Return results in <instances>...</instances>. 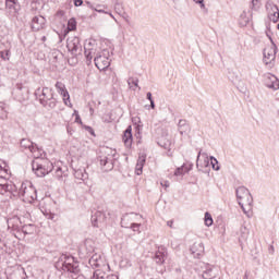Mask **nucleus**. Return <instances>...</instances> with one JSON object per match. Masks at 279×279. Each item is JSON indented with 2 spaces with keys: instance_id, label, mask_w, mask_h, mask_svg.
Returning <instances> with one entry per match:
<instances>
[{
  "instance_id": "f257e3e1",
  "label": "nucleus",
  "mask_w": 279,
  "mask_h": 279,
  "mask_svg": "<svg viewBox=\"0 0 279 279\" xmlns=\"http://www.w3.org/2000/svg\"><path fill=\"white\" fill-rule=\"evenodd\" d=\"M54 268L68 274L72 279H85L80 269V260L71 254H61L54 263Z\"/></svg>"
},
{
  "instance_id": "f03ea898",
  "label": "nucleus",
  "mask_w": 279,
  "mask_h": 279,
  "mask_svg": "<svg viewBox=\"0 0 279 279\" xmlns=\"http://www.w3.org/2000/svg\"><path fill=\"white\" fill-rule=\"evenodd\" d=\"M35 97L46 110H53L58 106V99H56L51 87H38L35 90Z\"/></svg>"
},
{
  "instance_id": "7ed1b4c3",
  "label": "nucleus",
  "mask_w": 279,
  "mask_h": 279,
  "mask_svg": "<svg viewBox=\"0 0 279 279\" xmlns=\"http://www.w3.org/2000/svg\"><path fill=\"white\" fill-rule=\"evenodd\" d=\"M236 199L239 202V206H241L243 213L247 215L250 210H252V204H254V198L252 197V193L245 186H239L235 190Z\"/></svg>"
},
{
  "instance_id": "20e7f679",
  "label": "nucleus",
  "mask_w": 279,
  "mask_h": 279,
  "mask_svg": "<svg viewBox=\"0 0 279 279\" xmlns=\"http://www.w3.org/2000/svg\"><path fill=\"white\" fill-rule=\"evenodd\" d=\"M19 197L24 201L26 204H32L38 199V193L34 184L31 181H25L22 183L19 192Z\"/></svg>"
},
{
  "instance_id": "39448f33",
  "label": "nucleus",
  "mask_w": 279,
  "mask_h": 279,
  "mask_svg": "<svg viewBox=\"0 0 279 279\" xmlns=\"http://www.w3.org/2000/svg\"><path fill=\"white\" fill-rule=\"evenodd\" d=\"M40 154L38 157H35L36 160L33 161V171L37 175V178H45L48 175V173H51L53 171V163L49 161L48 159H41Z\"/></svg>"
},
{
  "instance_id": "423d86ee",
  "label": "nucleus",
  "mask_w": 279,
  "mask_h": 279,
  "mask_svg": "<svg viewBox=\"0 0 279 279\" xmlns=\"http://www.w3.org/2000/svg\"><path fill=\"white\" fill-rule=\"evenodd\" d=\"M114 156H117V150L112 148H104L102 155L98 157L100 169L104 171H112L114 169Z\"/></svg>"
},
{
  "instance_id": "0eeeda50",
  "label": "nucleus",
  "mask_w": 279,
  "mask_h": 279,
  "mask_svg": "<svg viewBox=\"0 0 279 279\" xmlns=\"http://www.w3.org/2000/svg\"><path fill=\"white\" fill-rule=\"evenodd\" d=\"M196 271L202 276L204 279H214L217 278V268L210 264H206L204 262H198L196 264Z\"/></svg>"
},
{
  "instance_id": "6e6552de",
  "label": "nucleus",
  "mask_w": 279,
  "mask_h": 279,
  "mask_svg": "<svg viewBox=\"0 0 279 279\" xmlns=\"http://www.w3.org/2000/svg\"><path fill=\"white\" fill-rule=\"evenodd\" d=\"M7 175L8 171L3 170L0 172V195H5V193L14 195L16 186L8 182Z\"/></svg>"
},
{
  "instance_id": "1a4fd4ad",
  "label": "nucleus",
  "mask_w": 279,
  "mask_h": 279,
  "mask_svg": "<svg viewBox=\"0 0 279 279\" xmlns=\"http://www.w3.org/2000/svg\"><path fill=\"white\" fill-rule=\"evenodd\" d=\"M20 146L24 151H31V154H34L35 157L38 158V155L43 156L45 151L39 148L35 143L31 142L29 138H23L20 142Z\"/></svg>"
},
{
  "instance_id": "9d476101",
  "label": "nucleus",
  "mask_w": 279,
  "mask_h": 279,
  "mask_svg": "<svg viewBox=\"0 0 279 279\" xmlns=\"http://www.w3.org/2000/svg\"><path fill=\"white\" fill-rule=\"evenodd\" d=\"M95 252V242L90 239L85 240L78 247V256L81 258H88Z\"/></svg>"
},
{
  "instance_id": "9b49d317",
  "label": "nucleus",
  "mask_w": 279,
  "mask_h": 279,
  "mask_svg": "<svg viewBox=\"0 0 279 279\" xmlns=\"http://www.w3.org/2000/svg\"><path fill=\"white\" fill-rule=\"evenodd\" d=\"M66 47L74 58L82 54V43L80 41V37L69 38L66 41Z\"/></svg>"
},
{
  "instance_id": "f8f14e48",
  "label": "nucleus",
  "mask_w": 279,
  "mask_h": 279,
  "mask_svg": "<svg viewBox=\"0 0 279 279\" xmlns=\"http://www.w3.org/2000/svg\"><path fill=\"white\" fill-rule=\"evenodd\" d=\"M88 264L90 265V267H93V269H97V267H104L105 269H110V265L106 263V259L104 258V256H101V254L96 253L92 255V257L88 260Z\"/></svg>"
},
{
  "instance_id": "ddd939ff",
  "label": "nucleus",
  "mask_w": 279,
  "mask_h": 279,
  "mask_svg": "<svg viewBox=\"0 0 279 279\" xmlns=\"http://www.w3.org/2000/svg\"><path fill=\"white\" fill-rule=\"evenodd\" d=\"M278 52V47L276 46V44L272 43L271 46L267 47L264 49V63L265 64H271V62H274V60H276V53Z\"/></svg>"
},
{
  "instance_id": "4468645a",
  "label": "nucleus",
  "mask_w": 279,
  "mask_h": 279,
  "mask_svg": "<svg viewBox=\"0 0 279 279\" xmlns=\"http://www.w3.org/2000/svg\"><path fill=\"white\" fill-rule=\"evenodd\" d=\"M266 10L268 12V19L272 23H278L279 21V9L272 1L266 2Z\"/></svg>"
},
{
  "instance_id": "2eb2a0df",
  "label": "nucleus",
  "mask_w": 279,
  "mask_h": 279,
  "mask_svg": "<svg viewBox=\"0 0 279 279\" xmlns=\"http://www.w3.org/2000/svg\"><path fill=\"white\" fill-rule=\"evenodd\" d=\"M8 228L13 230L14 232H21V228H23V223L25 220L20 216H13L7 220Z\"/></svg>"
},
{
  "instance_id": "dca6fc26",
  "label": "nucleus",
  "mask_w": 279,
  "mask_h": 279,
  "mask_svg": "<svg viewBox=\"0 0 279 279\" xmlns=\"http://www.w3.org/2000/svg\"><path fill=\"white\" fill-rule=\"evenodd\" d=\"M108 215L109 214H106V211H96L94 215H92V226H94V228H99V223H106Z\"/></svg>"
},
{
  "instance_id": "f3484780",
  "label": "nucleus",
  "mask_w": 279,
  "mask_h": 279,
  "mask_svg": "<svg viewBox=\"0 0 279 279\" xmlns=\"http://www.w3.org/2000/svg\"><path fill=\"white\" fill-rule=\"evenodd\" d=\"M95 66L99 71H106L108 66H110L111 59H108L106 57H102L101 54H98L94 58Z\"/></svg>"
},
{
  "instance_id": "a211bd4d",
  "label": "nucleus",
  "mask_w": 279,
  "mask_h": 279,
  "mask_svg": "<svg viewBox=\"0 0 279 279\" xmlns=\"http://www.w3.org/2000/svg\"><path fill=\"white\" fill-rule=\"evenodd\" d=\"M54 87L57 89V93H59V95H62L65 106H69V102L71 101V96L69 95V90H66V85H64V83L62 82H57Z\"/></svg>"
},
{
  "instance_id": "6ab92c4d",
  "label": "nucleus",
  "mask_w": 279,
  "mask_h": 279,
  "mask_svg": "<svg viewBox=\"0 0 279 279\" xmlns=\"http://www.w3.org/2000/svg\"><path fill=\"white\" fill-rule=\"evenodd\" d=\"M5 10L8 16L14 19L21 10V4L19 2H5Z\"/></svg>"
},
{
  "instance_id": "aec40b11",
  "label": "nucleus",
  "mask_w": 279,
  "mask_h": 279,
  "mask_svg": "<svg viewBox=\"0 0 279 279\" xmlns=\"http://www.w3.org/2000/svg\"><path fill=\"white\" fill-rule=\"evenodd\" d=\"M136 217H138V214H124L121 218V227L122 228H130L134 221H136Z\"/></svg>"
},
{
  "instance_id": "412c9836",
  "label": "nucleus",
  "mask_w": 279,
  "mask_h": 279,
  "mask_svg": "<svg viewBox=\"0 0 279 279\" xmlns=\"http://www.w3.org/2000/svg\"><path fill=\"white\" fill-rule=\"evenodd\" d=\"M47 20L44 16H34L32 20V29L33 32H40V29L45 28V24Z\"/></svg>"
},
{
  "instance_id": "4be33fe9",
  "label": "nucleus",
  "mask_w": 279,
  "mask_h": 279,
  "mask_svg": "<svg viewBox=\"0 0 279 279\" xmlns=\"http://www.w3.org/2000/svg\"><path fill=\"white\" fill-rule=\"evenodd\" d=\"M178 132L181 136H189L191 134V124L185 119L179 120Z\"/></svg>"
},
{
  "instance_id": "5701e85b",
  "label": "nucleus",
  "mask_w": 279,
  "mask_h": 279,
  "mask_svg": "<svg viewBox=\"0 0 279 279\" xmlns=\"http://www.w3.org/2000/svg\"><path fill=\"white\" fill-rule=\"evenodd\" d=\"M266 86L272 90H279V80L274 74L266 75Z\"/></svg>"
},
{
  "instance_id": "b1692460",
  "label": "nucleus",
  "mask_w": 279,
  "mask_h": 279,
  "mask_svg": "<svg viewBox=\"0 0 279 279\" xmlns=\"http://www.w3.org/2000/svg\"><path fill=\"white\" fill-rule=\"evenodd\" d=\"M154 260L156 265H165V260H167V250L161 247L158 251H156L154 255Z\"/></svg>"
},
{
  "instance_id": "393cba45",
  "label": "nucleus",
  "mask_w": 279,
  "mask_h": 279,
  "mask_svg": "<svg viewBox=\"0 0 279 279\" xmlns=\"http://www.w3.org/2000/svg\"><path fill=\"white\" fill-rule=\"evenodd\" d=\"M93 45H95V40L86 43L84 47L87 62H92L93 56L95 54V49L93 48Z\"/></svg>"
},
{
  "instance_id": "a878e982",
  "label": "nucleus",
  "mask_w": 279,
  "mask_h": 279,
  "mask_svg": "<svg viewBox=\"0 0 279 279\" xmlns=\"http://www.w3.org/2000/svg\"><path fill=\"white\" fill-rule=\"evenodd\" d=\"M191 252L194 258H199L204 254V244L194 243L191 247Z\"/></svg>"
},
{
  "instance_id": "bb28decb",
  "label": "nucleus",
  "mask_w": 279,
  "mask_h": 279,
  "mask_svg": "<svg viewBox=\"0 0 279 279\" xmlns=\"http://www.w3.org/2000/svg\"><path fill=\"white\" fill-rule=\"evenodd\" d=\"M122 141H123L125 147H128V149H130V147H132L133 137H132V128L131 126H129L124 131V134L122 136Z\"/></svg>"
},
{
  "instance_id": "cd10ccee",
  "label": "nucleus",
  "mask_w": 279,
  "mask_h": 279,
  "mask_svg": "<svg viewBox=\"0 0 279 279\" xmlns=\"http://www.w3.org/2000/svg\"><path fill=\"white\" fill-rule=\"evenodd\" d=\"M74 178L76 180H82V182H85V180H88V172H86V168H78L74 170Z\"/></svg>"
},
{
  "instance_id": "c85d7f7f",
  "label": "nucleus",
  "mask_w": 279,
  "mask_h": 279,
  "mask_svg": "<svg viewBox=\"0 0 279 279\" xmlns=\"http://www.w3.org/2000/svg\"><path fill=\"white\" fill-rule=\"evenodd\" d=\"M191 169H193V165H190L189 167L183 163V166L177 168L174 170V175L178 177H182V175H185V173H189V171H191Z\"/></svg>"
},
{
  "instance_id": "c756f323",
  "label": "nucleus",
  "mask_w": 279,
  "mask_h": 279,
  "mask_svg": "<svg viewBox=\"0 0 279 279\" xmlns=\"http://www.w3.org/2000/svg\"><path fill=\"white\" fill-rule=\"evenodd\" d=\"M36 230V227L32 223H23L20 232H23V234H32Z\"/></svg>"
},
{
  "instance_id": "7c9ffc66",
  "label": "nucleus",
  "mask_w": 279,
  "mask_h": 279,
  "mask_svg": "<svg viewBox=\"0 0 279 279\" xmlns=\"http://www.w3.org/2000/svg\"><path fill=\"white\" fill-rule=\"evenodd\" d=\"M109 274L98 268L94 271L92 279H108Z\"/></svg>"
},
{
  "instance_id": "2f4dec72",
  "label": "nucleus",
  "mask_w": 279,
  "mask_h": 279,
  "mask_svg": "<svg viewBox=\"0 0 279 279\" xmlns=\"http://www.w3.org/2000/svg\"><path fill=\"white\" fill-rule=\"evenodd\" d=\"M128 84H129V88H131L132 90H136V88H138V90H141V86H138V78L130 77L128 80Z\"/></svg>"
},
{
  "instance_id": "473e14b6",
  "label": "nucleus",
  "mask_w": 279,
  "mask_h": 279,
  "mask_svg": "<svg viewBox=\"0 0 279 279\" xmlns=\"http://www.w3.org/2000/svg\"><path fill=\"white\" fill-rule=\"evenodd\" d=\"M248 23H250V16H247V13L244 11L240 15V25H241V27H245V26H247Z\"/></svg>"
},
{
  "instance_id": "72a5a7b5",
  "label": "nucleus",
  "mask_w": 279,
  "mask_h": 279,
  "mask_svg": "<svg viewBox=\"0 0 279 279\" xmlns=\"http://www.w3.org/2000/svg\"><path fill=\"white\" fill-rule=\"evenodd\" d=\"M22 219V221H24V223L26 221H29L32 219V214L29 213V210H20V214H19Z\"/></svg>"
},
{
  "instance_id": "f704fd0d",
  "label": "nucleus",
  "mask_w": 279,
  "mask_h": 279,
  "mask_svg": "<svg viewBox=\"0 0 279 279\" xmlns=\"http://www.w3.org/2000/svg\"><path fill=\"white\" fill-rule=\"evenodd\" d=\"M114 12L117 14H121L122 12H125V5H123V2H120V1L114 2Z\"/></svg>"
},
{
  "instance_id": "c9c22d12",
  "label": "nucleus",
  "mask_w": 279,
  "mask_h": 279,
  "mask_svg": "<svg viewBox=\"0 0 279 279\" xmlns=\"http://www.w3.org/2000/svg\"><path fill=\"white\" fill-rule=\"evenodd\" d=\"M214 221H213V215H210V213L206 211L205 213V226H207V228H210V226H213Z\"/></svg>"
},
{
  "instance_id": "e433bc0d",
  "label": "nucleus",
  "mask_w": 279,
  "mask_h": 279,
  "mask_svg": "<svg viewBox=\"0 0 279 279\" xmlns=\"http://www.w3.org/2000/svg\"><path fill=\"white\" fill-rule=\"evenodd\" d=\"M68 29L70 32H75V29H77V22H75L74 19L69 20V22H68Z\"/></svg>"
},
{
  "instance_id": "4c0bfd02",
  "label": "nucleus",
  "mask_w": 279,
  "mask_h": 279,
  "mask_svg": "<svg viewBox=\"0 0 279 279\" xmlns=\"http://www.w3.org/2000/svg\"><path fill=\"white\" fill-rule=\"evenodd\" d=\"M210 165L214 169V171H219L221 168L219 167V161L215 157H210Z\"/></svg>"
},
{
  "instance_id": "58836bf2",
  "label": "nucleus",
  "mask_w": 279,
  "mask_h": 279,
  "mask_svg": "<svg viewBox=\"0 0 279 279\" xmlns=\"http://www.w3.org/2000/svg\"><path fill=\"white\" fill-rule=\"evenodd\" d=\"M0 119H8V111L5 110V106L0 102Z\"/></svg>"
},
{
  "instance_id": "ea45409f",
  "label": "nucleus",
  "mask_w": 279,
  "mask_h": 279,
  "mask_svg": "<svg viewBox=\"0 0 279 279\" xmlns=\"http://www.w3.org/2000/svg\"><path fill=\"white\" fill-rule=\"evenodd\" d=\"M146 99L150 102V108L154 110L156 108V102L154 101V98L151 97V92H148L146 94Z\"/></svg>"
},
{
  "instance_id": "a19ab883",
  "label": "nucleus",
  "mask_w": 279,
  "mask_h": 279,
  "mask_svg": "<svg viewBox=\"0 0 279 279\" xmlns=\"http://www.w3.org/2000/svg\"><path fill=\"white\" fill-rule=\"evenodd\" d=\"M102 58H107V60H110L112 56V51L110 49H104L102 52L100 53Z\"/></svg>"
},
{
  "instance_id": "79ce46f5",
  "label": "nucleus",
  "mask_w": 279,
  "mask_h": 279,
  "mask_svg": "<svg viewBox=\"0 0 279 279\" xmlns=\"http://www.w3.org/2000/svg\"><path fill=\"white\" fill-rule=\"evenodd\" d=\"M0 58H2V60H10V50L0 51Z\"/></svg>"
},
{
  "instance_id": "37998d69",
  "label": "nucleus",
  "mask_w": 279,
  "mask_h": 279,
  "mask_svg": "<svg viewBox=\"0 0 279 279\" xmlns=\"http://www.w3.org/2000/svg\"><path fill=\"white\" fill-rule=\"evenodd\" d=\"M129 228H131V230H133V232H141V223L132 222Z\"/></svg>"
},
{
  "instance_id": "c03bdc74",
  "label": "nucleus",
  "mask_w": 279,
  "mask_h": 279,
  "mask_svg": "<svg viewBox=\"0 0 279 279\" xmlns=\"http://www.w3.org/2000/svg\"><path fill=\"white\" fill-rule=\"evenodd\" d=\"M119 16H121V19H123V21H125V23L130 24V15H128V12L122 11V13H119Z\"/></svg>"
},
{
  "instance_id": "a18cd8bd",
  "label": "nucleus",
  "mask_w": 279,
  "mask_h": 279,
  "mask_svg": "<svg viewBox=\"0 0 279 279\" xmlns=\"http://www.w3.org/2000/svg\"><path fill=\"white\" fill-rule=\"evenodd\" d=\"M119 16H121V19H123V21H125V23L130 24V15H128V12L122 11V13H119Z\"/></svg>"
},
{
  "instance_id": "49530a36",
  "label": "nucleus",
  "mask_w": 279,
  "mask_h": 279,
  "mask_svg": "<svg viewBox=\"0 0 279 279\" xmlns=\"http://www.w3.org/2000/svg\"><path fill=\"white\" fill-rule=\"evenodd\" d=\"M62 175H63L62 168L57 167L56 171H54V177H57V179L60 180V178H62Z\"/></svg>"
},
{
  "instance_id": "de8ad7c7",
  "label": "nucleus",
  "mask_w": 279,
  "mask_h": 279,
  "mask_svg": "<svg viewBox=\"0 0 279 279\" xmlns=\"http://www.w3.org/2000/svg\"><path fill=\"white\" fill-rule=\"evenodd\" d=\"M143 167L144 166H142L140 163H136V166H135V173H136V175H142L143 174Z\"/></svg>"
},
{
  "instance_id": "09e8293b",
  "label": "nucleus",
  "mask_w": 279,
  "mask_h": 279,
  "mask_svg": "<svg viewBox=\"0 0 279 279\" xmlns=\"http://www.w3.org/2000/svg\"><path fill=\"white\" fill-rule=\"evenodd\" d=\"M145 161H146V157L145 155H142L137 159V165H142L143 167H145Z\"/></svg>"
},
{
  "instance_id": "8fccbe9b",
  "label": "nucleus",
  "mask_w": 279,
  "mask_h": 279,
  "mask_svg": "<svg viewBox=\"0 0 279 279\" xmlns=\"http://www.w3.org/2000/svg\"><path fill=\"white\" fill-rule=\"evenodd\" d=\"M193 1H195L198 5H201L202 10L206 9V4H204V0H193Z\"/></svg>"
},
{
  "instance_id": "3c124183",
  "label": "nucleus",
  "mask_w": 279,
  "mask_h": 279,
  "mask_svg": "<svg viewBox=\"0 0 279 279\" xmlns=\"http://www.w3.org/2000/svg\"><path fill=\"white\" fill-rule=\"evenodd\" d=\"M84 4V0H74L75 8H80V5Z\"/></svg>"
},
{
  "instance_id": "603ef678",
  "label": "nucleus",
  "mask_w": 279,
  "mask_h": 279,
  "mask_svg": "<svg viewBox=\"0 0 279 279\" xmlns=\"http://www.w3.org/2000/svg\"><path fill=\"white\" fill-rule=\"evenodd\" d=\"M202 156V150L198 151L197 159H196V167H199V158ZM206 157V154H203Z\"/></svg>"
},
{
  "instance_id": "864d4df0",
  "label": "nucleus",
  "mask_w": 279,
  "mask_h": 279,
  "mask_svg": "<svg viewBox=\"0 0 279 279\" xmlns=\"http://www.w3.org/2000/svg\"><path fill=\"white\" fill-rule=\"evenodd\" d=\"M95 12H98L99 14H108V11L101 10V9H94Z\"/></svg>"
},
{
  "instance_id": "5fc2aeb1",
  "label": "nucleus",
  "mask_w": 279,
  "mask_h": 279,
  "mask_svg": "<svg viewBox=\"0 0 279 279\" xmlns=\"http://www.w3.org/2000/svg\"><path fill=\"white\" fill-rule=\"evenodd\" d=\"M107 279H119V276L114 274H109Z\"/></svg>"
},
{
  "instance_id": "6e6d98bb",
  "label": "nucleus",
  "mask_w": 279,
  "mask_h": 279,
  "mask_svg": "<svg viewBox=\"0 0 279 279\" xmlns=\"http://www.w3.org/2000/svg\"><path fill=\"white\" fill-rule=\"evenodd\" d=\"M75 123H82V118L78 116V113L75 114Z\"/></svg>"
},
{
  "instance_id": "4d7b16f0",
  "label": "nucleus",
  "mask_w": 279,
  "mask_h": 279,
  "mask_svg": "<svg viewBox=\"0 0 279 279\" xmlns=\"http://www.w3.org/2000/svg\"><path fill=\"white\" fill-rule=\"evenodd\" d=\"M161 186H165V189H169V186H170L169 181L161 182Z\"/></svg>"
},
{
  "instance_id": "13d9d810",
  "label": "nucleus",
  "mask_w": 279,
  "mask_h": 279,
  "mask_svg": "<svg viewBox=\"0 0 279 279\" xmlns=\"http://www.w3.org/2000/svg\"><path fill=\"white\" fill-rule=\"evenodd\" d=\"M107 14H109V16H111V19H113L114 23H117V25H119V21L117 20V17H114V15L111 12H108Z\"/></svg>"
},
{
  "instance_id": "bf43d9fd",
  "label": "nucleus",
  "mask_w": 279,
  "mask_h": 279,
  "mask_svg": "<svg viewBox=\"0 0 279 279\" xmlns=\"http://www.w3.org/2000/svg\"><path fill=\"white\" fill-rule=\"evenodd\" d=\"M66 132H68V134H70V136H72L73 135V128L66 126Z\"/></svg>"
},
{
  "instance_id": "052dcab7",
  "label": "nucleus",
  "mask_w": 279,
  "mask_h": 279,
  "mask_svg": "<svg viewBox=\"0 0 279 279\" xmlns=\"http://www.w3.org/2000/svg\"><path fill=\"white\" fill-rule=\"evenodd\" d=\"M85 129L87 130V132H90L93 136H95V131L93 130V128L85 126Z\"/></svg>"
},
{
  "instance_id": "680f3d73",
  "label": "nucleus",
  "mask_w": 279,
  "mask_h": 279,
  "mask_svg": "<svg viewBox=\"0 0 279 279\" xmlns=\"http://www.w3.org/2000/svg\"><path fill=\"white\" fill-rule=\"evenodd\" d=\"M252 5L253 8H256V5H258V0H252Z\"/></svg>"
},
{
  "instance_id": "e2e57ef3",
  "label": "nucleus",
  "mask_w": 279,
  "mask_h": 279,
  "mask_svg": "<svg viewBox=\"0 0 279 279\" xmlns=\"http://www.w3.org/2000/svg\"><path fill=\"white\" fill-rule=\"evenodd\" d=\"M5 3H19V0H5Z\"/></svg>"
},
{
  "instance_id": "0e129e2a",
  "label": "nucleus",
  "mask_w": 279,
  "mask_h": 279,
  "mask_svg": "<svg viewBox=\"0 0 279 279\" xmlns=\"http://www.w3.org/2000/svg\"><path fill=\"white\" fill-rule=\"evenodd\" d=\"M167 226H169V228H173V221H172V220H169V221L167 222Z\"/></svg>"
},
{
  "instance_id": "69168bd1",
  "label": "nucleus",
  "mask_w": 279,
  "mask_h": 279,
  "mask_svg": "<svg viewBox=\"0 0 279 279\" xmlns=\"http://www.w3.org/2000/svg\"><path fill=\"white\" fill-rule=\"evenodd\" d=\"M208 163H209V161H208V159H207V157H206V159H205V161H204V166H205V167H208Z\"/></svg>"
},
{
  "instance_id": "338daca9",
  "label": "nucleus",
  "mask_w": 279,
  "mask_h": 279,
  "mask_svg": "<svg viewBox=\"0 0 279 279\" xmlns=\"http://www.w3.org/2000/svg\"><path fill=\"white\" fill-rule=\"evenodd\" d=\"M1 171H8V170H5V169L3 168V166H0V173H1Z\"/></svg>"
},
{
  "instance_id": "774afa93",
  "label": "nucleus",
  "mask_w": 279,
  "mask_h": 279,
  "mask_svg": "<svg viewBox=\"0 0 279 279\" xmlns=\"http://www.w3.org/2000/svg\"><path fill=\"white\" fill-rule=\"evenodd\" d=\"M87 5H89V8H92V10H95V8H93V4H90V2H86Z\"/></svg>"
}]
</instances>
